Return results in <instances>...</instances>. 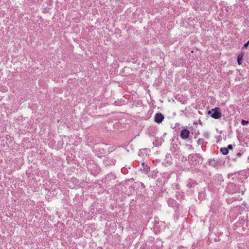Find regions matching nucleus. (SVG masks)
<instances>
[{"mask_svg":"<svg viewBox=\"0 0 249 249\" xmlns=\"http://www.w3.org/2000/svg\"><path fill=\"white\" fill-rule=\"evenodd\" d=\"M212 111H213V113L211 114L212 118L215 119H218L221 117L222 113L220 108L215 107L214 109H212Z\"/></svg>","mask_w":249,"mask_h":249,"instance_id":"3","label":"nucleus"},{"mask_svg":"<svg viewBox=\"0 0 249 249\" xmlns=\"http://www.w3.org/2000/svg\"><path fill=\"white\" fill-rule=\"evenodd\" d=\"M226 189L229 193H239L243 195L244 191L243 189H241L240 187L233 183L228 184Z\"/></svg>","mask_w":249,"mask_h":249,"instance_id":"1","label":"nucleus"},{"mask_svg":"<svg viewBox=\"0 0 249 249\" xmlns=\"http://www.w3.org/2000/svg\"><path fill=\"white\" fill-rule=\"evenodd\" d=\"M164 119V116L161 113H157L155 116V122L157 123H161Z\"/></svg>","mask_w":249,"mask_h":249,"instance_id":"6","label":"nucleus"},{"mask_svg":"<svg viewBox=\"0 0 249 249\" xmlns=\"http://www.w3.org/2000/svg\"><path fill=\"white\" fill-rule=\"evenodd\" d=\"M228 161H227L228 164H229L230 165H233L232 162H237V158H231L230 159L229 158H228Z\"/></svg>","mask_w":249,"mask_h":249,"instance_id":"8","label":"nucleus"},{"mask_svg":"<svg viewBox=\"0 0 249 249\" xmlns=\"http://www.w3.org/2000/svg\"><path fill=\"white\" fill-rule=\"evenodd\" d=\"M206 184L207 185V186L206 187H205L204 188H206V187H207L209 190H210V189H211L210 184L207 182Z\"/></svg>","mask_w":249,"mask_h":249,"instance_id":"12","label":"nucleus"},{"mask_svg":"<svg viewBox=\"0 0 249 249\" xmlns=\"http://www.w3.org/2000/svg\"><path fill=\"white\" fill-rule=\"evenodd\" d=\"M243 56H244V55H243V53L239 54L238 55L237 62H238V64L239 65H240L242 64V60H243Z\"/></svg>","mask_w":249,"mask_h":249,"instance_id":"7","label":"nucleus"},{"mask_svg":"<svg viewBox=\"0 0 249 249\" xmlns=\"http://www.w3.org/2000/svg\"><path fill=\"white\" fill-rule=\"evenodd\" d=\"M249 123V121H246V120H243L241 122V124L243 125H245L247 124H248Z\"/></svg>","mask_w":249,"mask_h":249,"instance_id":"10","label":"nucleus"},{"mask_svg":"<svg viewBox=\"0 0 249 249\" xmlns=\"http://www.w3.org/2000/svg\"><path fill=\"white\" fill-rule=\"evenodd\" d=\"M190 133V132L189 130L184 128L181 131L180 136L182 139H187L189 137Z\"/></svg>","mask_w":249,"mask_h":249,"instance_id":"4","label":"nucleus"},{"mask_svg":"<svg viewBox=\"0 0 249 249\" xmlns=\"http://www.w3.org/2000/svg\"><path fill=\"white\" fill-rule=\"evenodd\" d=\"M236 173V172H234V173H230L228 175V178H230L231 177H232L234 174Z\"/></svg>","mask_w":249,"mask_h":249,"instance_id":"11","label":"nucleus"},{"mask_svg":"<svg viewBox=\"0 0 249 249\" xmlns=\"http://www.w3.org/2000/svg\"><path fill=\"white\" fill-rule=\"evenodd\" d=\"M225 163V160H219L218 159L214 158L213 160H211L209 161L210 165H212L213 166H219L222 165H224Z\"/></svg>","mask_w":249,"mask_h":249,"instance_id":"2","label":"nucleus"},{"mask_svg":"<svg viewBox=\"0 0 249 249\" xmlns=\"http://www.w3.org/2000/svg\"><path fill=\"white\" fill-rule=\"evenodd\" d=\"M248 162H249V157H248Z\"/></svg>","mask_w":249,"mask_h":249,"instance_id":"18","label":"nucleus"},{"mask_svg":"<svg viewBox=\"0 0 249 249\" xmlns=\"http://www.w3.org/2000/svg\"><path fill=\"white\" fill-rule=\"evenodd\" d=\"M214 240L215 242H216V241H220V239H219V237L217 239L216 238H214Z\"/></svg>","mask_w":249,"mask_h":249,"instance_id":"15","label":"nucleus"},{"mask_svg":"<svg viewBox=\"0 0 249 249\" xmlns=\"http://www.w3.org/2000/svg\"><path fill=\"white\" fill-rule=\"evenodd\" d=\"M236 156H241V154L240 153H238Z\"/></svg>","mask_w":249,"mask_h":249,"instance_id":"17","label":"nucleus"},{"mask_svg":"<svg viewBox=\"0 0 249 249\" xmlns=\"http://www.w3.org/2000/svg\"><path fill=\"white\" fill-rule=\"evenodd\" d=\"M212 110H210V111H209L208 112V113L209 114H211L212 113Z\"/></svg>","mask_w":249,"mask_h":249,"instance_id":"16","label":"nucleus"},{"mask_svg":"<svg viewBox=\"0 0 249 249\" xmlns=\"http://www.w3.org/2000/svg\"><path fill=\"white\" fill-rule=\"evenodd\" d=\"M249 44V40L244 45V47L245 48H247Z\"/></svg>","mask_w":249,"mask_h":249,"instance_id":"13","label":"nucleus"},{"mask_svg":"<svg viewBox=\"0 0 249 249\" xmlns=\"http://www.w3.org/2000/svg\"><path fill=\"white\" fill-rule=\"evenodd\" d=\"M228 148V150H229V149H232V145H231L229 144V145L228 146V148Z\"/></svg>","mask_w":249,"mask_h":249,"instance_id":"14","label":"nucleus"},{"mask_svg":"<svg viewBox=\"0 0 249 249\" xmlns=\"http://www.w3.org/2000/svg\"><path fill=\"white\" fill-rule=\"evenodd\" d=\"M220 151L222 153V154L225 155L228 154L229 152L228 148L225 147L221 148L220 149Z\"/></svg>","mask_w":249,"mask_h":249,"instance_id":"9","label":"nucleus"},{"mask_svg":"<svg viewBox=\"0 0 249 249\" xmlns=\"http://www.w3.org/2000/svg\"><path fill=\"white\" fill-rule=\"evenodd\" d=\"M214 184L220 185L221 183L224 181L223 176L220 174H217L214 177Z\"/></svg>","mask_w":249,"mask_h":249,"instance_id":"5","label":"nucleus"}]
</instances>
